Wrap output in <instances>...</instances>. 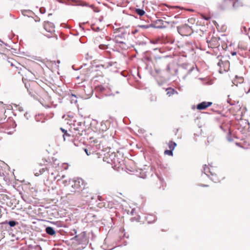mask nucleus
Listing matches in <instances>:
<instances>
[{
	"instance_id": "obj_1",
	"label": "nucleus",
	"mask_w": 250,
	"mask_h": 250,
	"mask_svg": "<svg viewBox=\"0 0 250 250\" xmlns=\"http://www.w3.org/2000/svg\"><path fill=\"white\" fill-rule=\"evenodd\" d=\"M30 94L33 96L40 95L43 91L42 87L35 81H31L25 84Z\"/></svg>"
},
{
	"instance_id": "obj_19",
	"label": "nucleus",
	"mask_w": 250,
	"mask_h": 250,
	"mask_svg": "<svg viewBox=\"0 0 250 250\" xmlns=\"http://www.w3.org/2000/svg\"><path fill=\"white\" fill-rule=\"evenodd\" d=\"M172 150H166L164 152V154L165 155H167L169 156H173V152Z\"/></svg>"
},
{
	"instance_id": "obj_18",
	"label": "nucleus",
	"mask_w": 250,
	"mask_h": 250,
	"mask_svg": "<svg viewBox=\"0 0 250 250\" xmlns=\"http://www.w3.org/2000/svg\"><path fill=\"white\" fill-rule=\"evenodd\" d=\"M84 151L85 152L87 155L89 156L92 154L93 153V151H91V150L89 149V148H85L84 149Z\"/></svg>"
},
{
	"instance_id": "obj_36",
	"label": "nucleus",
	"mask_w": 250,
	"mask_h": 250,
	"mask_svg": "<svg viewBox=\"0 0 250 250\" xmlns=\"http://www.w3.org/2000/svg\"><path fill=\"white\" fill-rule=\"evenodd\" d=\"M90 7H92V8H93V7H94V5H91L90 6Z\"/></svg>"
},
{
	"instance_id": "obj_29",
	"label": "nucleus",
	"mask_w": 250,
	"mask_h": 250,
	"mask_svg": "<svg viewBox=\"0 0 250 250\" xmlns=\"http://www.w3.org/2000/svg\"><path fill=\"white\" fill-rule=\"evenodd\" d=\"M61 131L63 133V134H65L66 133V130H65L64 129L62 128H61Z\"/></svg>"
},
{
	"instance_id": "obj_25",
	"label": "nucleus",
	"mask_w": 250,
	"mask_h": 250,
	"mask_svg": "<svg viewBox=\"0 0 250 250\" xmlns=\"http://www.w3.org/2000/svg\"><path fill=\"white\" fill-rule=\"evenodd\" d=\"M80 236L84 237L85 236V232H83L82 234H80ZM79 236H80V235H76L74 238L75 239H77Z\"/></svg>"
},
{
	"instance_id": "obj_38",
	"label": "nucleus",
	"mask_w": 250,
	"mask_h": 250,
	"mask_svg": "<svg viewBox=\"0 0 250 250\" xmlns=\"http://www.w3.org/2000/svg\"><path fill=\"white\" fill-rule=\"evenodd\" d=\"M93 142H94V143H97V141H95V140H94V141H93Z\"/></svg>"
},
{
	"instance_id": "obj_23",
	"label": "nucleus",
	"mask_w": 250,
	"mask_h": 250,
	"mask_svg": "<svg viewBox=\"0 0 250 250\" xmlns=\"http://www.w3.org/2000/svg\"><path fill=\"white\" fill-rule=\"evenodd\" d=\"M71 135L69 133H68L67 131H66V133L65 134H63V138H64V140H65V137H70Z\"/></svg>"
},
{
	"instance_id": "obj_14",
	"label": "nucleus",
	"mask_w": 250,
	"mask_h": 250,
	"mask_svg": "<svg viewBox=\"0 0 250 250\" xmlns=\"http://www.w3.org/2000/svg\"><path fill=\"white\" fill-rule=\"evenodd\" d=\"M6 116L3 113V110L2 109L0 112V122L3 123L4 122L6 119Z\"/></svg>"
},
{
	"instance_id": "obj_6",
	"label": "nucleus",
	"mask_w": 250,
	"mask_h": 250,
	"mask_svg": "<svg viewBox=\"0 0 250 250\" xmlns=\"http://www.w3.org/2000/svg\"><path fill=\"white\" fill-rule=\"evenodd\" d=\"M84 125L82 126L81 125L79 127H74L70 130L72 133V136L73 137H79L83 135V133L85 132V130L83 128Z\"/></svg>"
},
{
	"instance_id": "obj_30",
	"label": "nucleus",
	"mask_w": 250,
	"mask_h": 250,
	"mask_svg": "<svg viewBox=\"0 0 250 250\" xmlns=\"http://www.w3.org/2000/svg\"><path fill=\"white\" fill-rule=\"evenodd\" d=\"M203 18L206 20H208L210 19L209 17H203Z\"/></svg>"
},
{
	"instance_id": "obj_28",
	"label": "nucleus",
	"mask_w": 250,
	"mask_h": 250,
	"mask_svg": "<svg viewBox=\"0 0 250 250\" xmlns=\"http://www.w3.org/2000/svg\"><path fill=\"white\" fill-rule=\"evenodd\" d=\"M123 30V28H118V29H115V31H116V32L117 33V32H121V30Z\"/></svg>"
},
{
	"instance_id": "obj_8",
	"label": "nucleus",
	"mask_w": 250,
	"mask_h": 250,
	"mask_svg": "<svg viewBox=\"0 0 250 250\" xmlns=\"http://www.w3.org/2000/svg\"><path fill=\"white\" fill-rule=\"evenodd\" d=\"M212 104V102H203L197 105V109L201 110L207 109L208 107L210 106Z\"/></svg>"
},
{
	"instance_id": "obj_33",
	"label": "nucleus",
	"mask_w": 250,
	"mask_h": 250,
	"mask_svg": "<svg viewBox=\"0 0 250 250\" xmlns=\"http://www.w3.org/2000/svg\"><path fill=\"white\" fill-rule=\"evenodd\" d=\"M232 55H236V52H233V53H232Z\"/></svg>"
},
{
	"instance_id": "obj_27",
	"label": "nucleus",
	"mask_w": 250,
	"mask_h": 250,
	"mask_svg": "<svg viewBox=\"0 0 250 250\" xmlns=\"http://www.w3.org/2000/svg\"><path fill=\"white\" fill-rule=\"evenodd\" d=\"M92 92H93L91 88H90V90H89L88 93L87 94V96H90V95H91L92 94Z\"/></svg>"
},
{
	"instance_id": "obj_20",
	"label": "nucleus",
	"mask_w": 250,
	"mask_h": 250,
	"mask_svg": "<svg viewBox=\"0 0 250 250\" xmlns=\"http://www.w3.org/2000/svg\"><path fill=\"white\" fill-rule=\"evenodd\" d=\"M109 44H101L99 45V48L101 49H105L108 48Z\"/></svg>"
},
{
	"instance_id": "obj_21",
	"label": "nucleus",
	"mask_w": 250,
	"mask_h": 250,
	"mask_svg": "<svg viewBox=\"0 0 250 250\" xmlns=\"http://www.w3.org/2000/svg\"><path fill=\"white\" fill-rule=\"evenodd\" d=\"M8 223L10 227H14L17 224H18L17 222H16L14 221H10Z\"/></svg>"
},
{
	"instance_id": "obj_15",
	"label": "nucleus",
	"mask_w": 250,
	"mask_h": 250,
	"mask_svg": "<svg viewBox=\"0 0 250 250\" xmlns=\"http://www.w3.org/2000/svg\"><path fill=\"white\" fill-rule=\"evenodd\" d=\"M168 146L170 150H173L175 146H177V144L175 142L169 141L168 143Z\"/></svg>"
},
{
	"instance_id": "obj_35",
	"label": "nucleus",
	"mask_w": 250,
	"mask_h": 250,
	"mask_svg": "<svg viewBox=\"0 0 250 250\" xmlns=\"http://www.w3.org/2000/svg\"><path fill=\"white\" fill-rule=\"evenodd\" d=\"M35 175L36 176H39V174H38L37 173L35 174Z\"/></svg>"
},
{
	"instance_id": "obj_32",
	"label": "nucleus",
	"mask_w": 250,
	"mask_h": 250,
	"mask_svg": "<svg viewBox=\"0 0 250 250\" xmlns=\"http://www.w3.org/2000/svg\"><path fill=\"white\" fill-rule=\"evenodd\" d=\"M201 186H202V187H208V185H200Z\"/></svg>"
},
{
	"instance_id": "obj_37",
	"label": "nucleus",
	"mask_w": 250,
	"mask_h": 250,
	"mask_svg": "<svg viewBox=\"0 0 250 250\" xmlns=\"http://www.w3.org/2000/svg\"><path fill=\"white\" fill-rule=\"evenodd\" d=\"M11 66H14L13 63H12V62L11 63Z\"/></svg>"
},
{
	"instance_id": "obj_7",
	"label": "nucleus",
	"mask_w": 250,
	"mask_h": 250,
	"mask_svg": "<svg viewBox=\"0 0 250 250\" xmlns=\"http://www.w3.org/2000/svg\"><path fill=\"white\" fill-rule=\"evenodd\" d=\"M218 65L220 67L219 72L223 73L224 71H228L229 68V63L228 61L222 62L219 61L218 63Z\"/></svg>"
},
{
	"instance_id": "obj_10",
	"label": "nucleus",
	"mask_w": 250,
	"mask_h": 250,
	"mask_svg": "<svg viewBox=\"0 0 250 250\" xmlns=\"http://www.w3.org/2000/svg\"><path fill=\"white\" fill-rule=\"evenodd\" d=\"M114 41L117 43H119L122 45H125V42L124 41V39L119 35H116L115 37Z\"/></svg>"
},
{
	"instance_id": "obj_3",
	"label": "nucleus",
	"mask_w": 250,
	"mask_h": 250,
	"mask_svg": "<svg viewBox=\"0 0 250 250\" xmlns=\"http://www.w3.org/2000/svg\"><path fill=\"white\" fill-rule=\"evenodd\" d=\"M178 30L182 36H188L193 32L192 28L187 24H185L178 27Z\"/></svg>"
},
{
	"instance_id": "obj_5",
	"label": "nucleus",
	"mask_w": 250,
	"mask_h": 250,
	"mask_svg": "<svg viewBox=\"0 0 250 250\" xmlns=\"http://www.w3.org/2000/svg\"><path fill=\"white\" fill-rule=\"evenodd\" d=\"M43 27L44 30L49 33L46 34L44 33V35L48 37H51L55 31L54 24L52 22L49 21H45L44 23Z\"/></svg>"
},
{
	"instance_id": "obj_4",
	"label": "nucleus",
	"mask_w": 250,
	"mask_h": 250,
	"mask_svg": "<svg viewBox=\"0 0 250 250\" xmlns=\"http://www.w3.org/2000/svg\"><path fill=\"white\" fill-rule=\"evenodd\" d=\"M219 38L213 36L211 37L210 38L209 37L207 38V42L208 47L212 48L218 47L220 45L219 42Z\"/></svg>"
},
{
	"instance_id": "obj_39",
	"label": "nucleus",
	"mask_w": 250,
	"mask_h": 250,
	"mask_svg": "<svg viewBox=\"0 0 250 250\" xmlns=\"http://www.w3.org/2000/svg\"><path fill=\"white\" fill-rule=\"evenodd\" d=\"M133 211H134V209H132V212H131V213H132V214H133Z\"/></svg>"
},
{
	"instance_id": "obj_22",
	"label": "nucleus",
	"mask_w": 250,
	"mask_h": 250,
	"mask_svg": "<svg viewBox=\"0 0 250 250\" xmlns=\"http://www.w3.org/2000/svg\"><path fill=\"white\" fill-rule=\"evenodd\" d=\"M47 162H48L47 160L42 159V161L40 162V164L41 165H45Z\"/></svg>"
},
{
	"instance_id": "obj_24",
	"label": "nucleus",
	"mask_w": 250,
	"mask_h": 250,
	"mask_svg": "<svg viewBox=\"0 0 250 250\" xmlns=\"http://www.w3.org/2000/svg\"><path fill=\"white\" fill-rule=\"evenodd\" d=\"M120 46L121 47H122L123 49H126V48H128V46L126 44V43H125V45H122V44H120Z\"/></svg>"
},
{
	"instance_id": "obj_13",
	"label": "nucleus",
	"mask_w": 250,
	"mask_h": 250,
	"mask_svg": "<svg viewBox=\"0 0 250 250\" xmlns=\"http://www.w3.org/2000/svg\"><path fill=\"white\" fill-rule=\"evenodd\" d=\"M167 95L168 96H170L174 94L175 92V90L172 88H168L166 89Z\"/></svg>"
},
{
	"instance_id": "obj_26",
	"label": "nucleus",
	"mask_w": 250,
	"mask_h": 250,
	"mask_svg": "<svg viewBox=\"0 0 250 250\" xmlns=\"http://www.w3.org/2000/svg\"><path fill=\"white\" fill-rule=\"evenodd\" d=\"M235 77H236V78H238V79H239L240 83H241V82H243V78L242 77H237V76H235Z\"/></svg>"
},
{
	"instance_id": "obj_31",
	"label": "nucleus",
	"mask_w": 250,
	"mask_h": 250,
	"mask_svg": "<svg viewBox=\"0 0 250 250\" xmlns=\"http://www.w3.org/2000/svg\"><path fill=\"white\" fill-rule=\"evenodd\" d=\"M40 11L42 13H44V9H40Z\"/></svg>"
},
{
	"instance_id": "obj_12",
	"label": "nucleus",
	"mask_w": 250,
	"mask_h": 250,
	"mask_svg": "<svg viewBox=\"0 0 250 250\" xmlns=\"http://www.w3.org/2000/svg\"><path fill=\"white\" fill-rule=\"evenodd\" d=\"M81 183L82 184V185H83V181L82 180H79L78 181H76L75 182L74 187L77 188L79 189V190H82L83 188L81 187V185H80Z\"/></svg>"
},
{
	"instance_id": "obj_9",
	"label": "nucleus",
	"mask_w": 250,
	"mask_h": 250,
	"mask_svg": "<svg viewBox=\"0 0 250 250\" xmlns=\"http://www.w3.org/2000/svg\"><path fill=\"white\" fill-rule=\"evenodd\" d=\"M211 179L215 182H220L225 179V177L221 173L215 174H212Z\"/></svg>"
},
{
	"instance_id": "obj_2",
	"label": "nucleus",
	"mask_w": 250,
	"mask_h": 250,
	"mask_svg": "<svg viewBox=\"0 0 250 250\" xmlns=\"http://www.w3.org/2000/svg\"><path fill=\"white\" fill-rule=\"evenodd\" d=\"M103 161L116 166L118 162V158L115 153L107 152L104 155Z\"/></svg>"
},
{
	"instance_id": "obj_11",
	"label": "nucleus",
	"mask_w": 250,
	"mask_h": 250,
	"mask_svg": "<svg viewBox=\"0 0 250 250\" xmlns=\"http://www.w3.org/2000/svg\"><path fill=\"white\" fill-rule=\"evenodd\" d=\"M46 232L50 235H54L55 234V231L53 228L47 227L45 229Z\"/></svg>"
},
{
	"instance_id": "obj_16",
	"label": "nucleus",
	"mask_w": 250,
	"mask_h": 250,
	"mask_svg": "<svg viewBox=\"0 0 250 250\" xmlns=\"http://www.w3.org/2000/svg\"><path fill=\"white\" fill-rule=\"evenodd\" d=\"M136 12L140 16H143L145 13V12L144 11V10H142V9H136Z\"/></svg>"
},
{
	"instance_id": "obj_34",
	"label": "nucleus",
	"mask_w": 250,
	"mask_h": 250,
	"mask_svg": "<svg viewBox=\"0 0 250 250\" xmlns=\"http://www.w3.org/2000/svg\"><path fill=\"white\" fill-rule=\"evenodd\" d=\"M45 169L44 168H42V171L43 172H44V171H45Z\"/></svg>"
},
{
	"instance_id": "obj_17",
	"label": "nucleus",
	"mask_w": 250,
	"mask_h": 250,
	"mask_svg": "<svg viewBox=\"0 0 250 250\" xmlns=\"http://www.w3.org/2000/svg\"><path fill=\"white\" fill-rule=\"evenodd\" d=\"M141 217L139 215H137L136 216H134L131 218V220L132 222H139L140 221Z\"/></svg>"
}]
</instances>
